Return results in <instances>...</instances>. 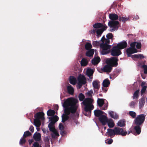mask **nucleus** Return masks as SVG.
Instances as JSON below:
<instances>
[{"instance_id": "obj_1", "label": "nucleus", "mask_w": 147, "mask_h": 147, "mask_svg": "<svg viewBox=\"0 0 147 147\" xmlns=\"http://www.w3.org/2000/svg\"><path fill=\"white\" fill-rule=\"evenodd\" d=\"M78 101L73 98H69L64 102L63 107L65 108V114L62 116V122L64 123L69 119V115L70 113L74 114L77 109L76 104Z\"/></svg>"}, {"instance_id": "obj_2", "label": "nucleus", "mask_w": 147, "mask_h": 147, "mask_svg": "<svg viewBox=\"0 0 147 147\" xmlns=\"http://www.w3.org/2000/svg\"><path fill=\"white\" fill-rule=\"evenodd\" d=\"M93 99L91 98H86L83 101L82 103L84 105L85 112L84 114L86 116H90L91 114V110L94 108L93 105L92 104Z\"/></svg>"}, {"instance_id": "obj_3", "label": "nucleus", "mask_w": 147, "mask_h": 147, "mask_svg": "<svg viewBox=\"0 0 147 147\" xmlns=\"http://www.w3.org/2000/svg\"><path fill=\"white\" fill-rule=\"evenodd\" d=\"M108 136L110 137H113L115 135H120L122 136H125L127 132L122 128L115 127L113 129L109 128L107 132Z\"/></svg>"}, {"instance_id": "obj_4", "label": "nucleus", "mask_w": 147, "mask_h": 147, "mask_svg": "<svg viewBox=\"0 0 147 147\" xmlns=\"http://www.w3.org/2000/svg\"><path fill=\"white\" fill-rule=\"evenodd\" d=\"M102 43L100 44V49H102L101 53L102 55H105L109 53L110 52L111 45H109L110 40H106V41L101 40Z\"/></svg>"}, {"instance_id": "obj_5", "label": "nucleus", "mask_w": 147, "mask_h": 147, "mask_svg": "<svg viewBox=\"0 0 147 147\" xmlns=\"http://www.w3.org/2000/svg\"><path fill=\"white\" fill-rule=\"evenodd\" d=\"M145 116L144 114L138 115L134 120L135 125H142L145 120Z\"/></svg>"}, {"instance_id": "obj_6", "label": "nucleus", "mask_w": 147, "mask_h": 147, "mask_svg": "<svg viewBox=\"0 0 147 147\" xmlns=\"http://www.w3.org/2000/svg\"><path fill=\"white\" fill-rule=\"evenodd\" d=\"M118 59L117 58L113 57L107 59L106 60V63L107 64H109L111 67H116L118 65Z\"/></svg>"}, {"instance_id": "obj_7", "label": "nucleus", "mask_w": 147, "mask_h": 147, "mask_svg": "<svg viewBox=\"0 0 147 147\" xmlns=\"http://www.w3.org/2000/svg\"><path fill=\"white\" fill-rule=\"evenodd\" d=\"M111 55L113 56H118L121 54L119 49L117 46L113 47L110 52Z\"/></svg>"}, {"instance_id": "obj_8", "label": "nucleus", "mask_w": 147, "mask_h": 147, "mask_svg": "<svg viewBox=\"0 0 147 147\" xmlns=\"http://www.w3.org/2000/svg\"><path fill=\"white\" fill-rule=\"evenodd\" d=\"M44 115L45 114L43 112H39L34 115V117L37 119L44 120L45 119Z\"/></svg>"}, {"instance_id": "obj_9", "label": "nucleus", "mask_w": 147, "mask_h": 147, "mask_svg": "<svg viewBox=\"0 0 147 147\" xmlns=\"http://www.w3.org/2000/svg\"><path fill=\"white\" fill-rule=\"evenodd\" d=\"M119 22L117 21H110L108 23V26L111 27H114L116 28H118Z\"/></svg>"}, {"instance_id": "obj_10", "label": "nucleus", "mask_w": 147, "mask_h": 147, "mask_svg": "<svg viewBox=\"0 0 147 147\" xmlns=\"http://www.w3.org/2000/svg\"><path fill=\"white\" fill-rule=\"evenodd\" d=\"M99 121L103 125H105L107 122L108 119L107 117L104 115H101L98 119Z\"/></svg>"}, {"instance_id": "obj_11", "label": "nucleus", "mask_w": 147, "mask_h": 147, "mask_svg": "<svg viewBox=\"0 0 147 147\" xmlns=\"http://www.w3.org/2000/svg\"><path fill=\"white\" fill-rule=\"evenodd\" d=\"M127 42L124 41L120 42L117 44L116 46L120 50V49L125 48L127 47Z\"/></svg>"}, {"instance_id": "obj_12", "label": "nucleus", "mask_w": 147, "mask_h": 147, "mask_svg": "<svg viewBox=\"0 0 147 147\" xmlns=\"http://www.w3.org/2000/svg\"><path fill=\"white\" fill-rule=\"evenodd\" d=\"M138 51L136 49H133L132 48L129 47L126 50V52L127 56L129 57L131 56V54L137 52Z\"/></svg>"}, {"instance_id": "obj_13", "label": "nucleus", "mask_w": 147, "mask_h": 147, "mask_svg": "<svg viewBox=\"0 0 147 147\" xmlns=\"http://www.w3.org/2000/svg\"><path fill=\"white\" fill-rule=\"evenodd\" d=\"M112 69V67L109 64H107L105 65L103 68H101L102 71L106 72H110Z\"/></svg>"}, {"instance_id": "obj_14", "label": "nucleus", "mask_w": 147, "mask_h": 147, "mask_svg": "<svg viewBox=\"0 0 147 147\" xmlns=\"http://www.w3.org/2000/svg\"><path fill=\"white\" fill-rule=\"evenodd\" d=\"M78 82L85 84L86 83V79L84 76L80 75L78 78Z\"/></svg>"}, {"instance_id": "obj_15", "label": "nucleus", "mask_w": 147, "mask_h": 147, "mask_svg": "<svg viewBox=\"0 0 147 147\" xmlns=\"http://www.w3.org/2000/svg\"><path fill=\"white\" fill-rule=\"evenodd\" d=\"M33 138L35 141H39L41 140V134L39 133L36 132L34 134Z\"/></svg>"}, {"instance_id": "obj_16", "label": "nucleus", "mask_w": 147, "mask_h": 147, "mask_svg": "<svg viewBox=\"0 0 147 147\" xmlns=\"http://www.w3.org/2000/svg\"><path fill=\"white\" fill-rule=\"evenodd\" d=\"M92 85L94 89L98 90L100 87V82L97 80L94 81L92 82Z\"/></svg>"}, {"instance_id": "obj_17", "label": "nucleus", "mask_w": 147, "mask_h": 147, "mask_svg": "<svg viewBox=\"0 0 147 147\" xmlns=\"http://www.w3.org/2000/svg\"><path fill=\"white\" fill-rule=\"evenodd\" d=\"M107 38H106L105 36H103L101 40L105 41H106V40H110L109 39H112L113 37V35L112 33H109L108 34L106 35Z\"/></svg>"}, {"instance_id": "obj_18", "label": "nucleus", "mask_w": 147, "mask_h": 147, "mask_svg": "<svg viewBox=\"0 0 147 147\" xmlns=\"http://www.w3.org/2000/svg\"><path fill=\"white\" fill-rule=\"evenodd\" d=\"M67 90L68 93L71 95H73L74 92V89L72 86L69 84L67 86Z\"/></svg>"}, {"instance_id": "obj_19", "label": "nucleus", "mask_w": 147, "mask_h": 147, "mask_svg": "<svg viewBox=\"0 0 147 147\" xmlns=\"http://www.w3.org/2000/svg\"><path fill=\"white\" fill-rule=\"evenodd\" d=\"M109 17L112 21L116 20L118 18V16L115 13H110L109 14Z\"/></svg>"}, {"instance_id": "obj_20", "label": "nucleus", "mask_w": 147, "mask_h": 147, "mask_svg": "<svg viewBox=\"0 0 147 147\" xmlns=\"http://www.w3.org/2000/svg\"><path fill=\"white\" fill-rule=\"evenodd\" d=\"M94 113L95 116L97 117H100L102 115L104 112L100 110H96L94 111Z\"/></svg>"}, {"instance_id": "obj_21", "label": "nucleus", "mask_w": 147, "mask_h": 147, "mask_svg": "<svg viewBox=\"0 0 147 147\" xmlns=\"http://www.w3.org/2000/svg\"><path fill=\"white\" fill-rule=\"evenodd\" d=\"M107 27L106 26L104 27V28H102L100 29H98L96 31L97 36L98 37H100L103 32L106 30L107 29Z\"/></svg>"}, {"instance_id": "obj_22", "label": "nucleus", "mask_w": 147, "mask_h": 147, "mask_svg": "<svg viewBox=\"0 0 147 147\" xmlns=\"http://www.w3.org/2000/svg\"><path fill=\"white\" fill-rule=\"evenodd\" d=\"M146 84V83L144 82H143L141 83V86L142 88L141 91V95H142L145 93L146 89L147 86L145 85Z\"/></svg>"}, {"instance_id": "obj_23", "label": "nucleus", "mask_w": 147, "mask_h": 147, "mask_svg": "<svg viewBox=\"0 0 147 147\" xmlns=\"http://www.w3.org/2000/svg\"><path fill=\"white\" fill-rule=\"evenodd\" d=\"M69 83L73 85H75L77 82L76 78L74 77L71 76L69 78Z\"/></svg>"}, {"instance_id": "obj_24", "label": "nucleus", "mask_w": 147, "mask_h": 147, "mask_svg": "<svg viewBox=\"0 0 147 147\" xmlns=\"http://www.w3.org/2000/svg\"><path fill=\"white\" fill-rule=\"evenodd\" d=\"M94 71L91 68L88 69L86 71V75L89 77V78L91 79H92V77H91L92 76Z\"/></svg>"}, {"instance_id": "obj_25", "label": "nucleus", "mask_w": 147, "mask_h": 147, "mask_svg": "<svg viewBox=\"0 0 147 147\" xmlns=\"http://www.w3.org/2000/svg\"><path fill=\"white\" fill-rule=\"evenodd\" d=\"M100 61V59L99 57H96L93 59L91 61L92 63L94 65L97 64Z\"/></svg>"}, {"instance_id": "obj_26", "label": "nucleus", "mask_w": 147, "mask_h": 147, "mask_svg": "<svg viewBox=\"0 0 147 147\" xmlns=\"http://www.w3.org/2000/svg\"><path fill=\"white\" fill-rule=\"evenodd\" d=\"M109 114L112 118L116 119H118L119 116L118 115L113 111H109Z\"/></svg>"}, {"instance_id": "obj_27", "label": "nucleus", "mask_w": 147, "mask_h": 147, "mask_svg": "<svg viewBox=\"0 0 147 147\" xmlns=\"http://www.w3.org/2000/svg\"><path fill=\"white\" fill-rule=\"evenodd\" d=\"M48 118L49 119L51 122H52V123L54 124L58 121L59 119L57 115H55L51 117H48Z\"/></svg>"}, {"instance_id": "obj_28", "label": "nucleus", "mask_w": 147, "mask_h": 147, "mask_svg": "<svg viewBox=\"0 0 147 147\" xmlns=\"http://www.w3.org/2000/svg\"><path fill=\"white\" fill-rule=\"evenodd\" d=\"M136 125L134 127V129L136 131V134L139 135L140 134L141 131V128L140 127L141 125Z\"/></svg>"}, {"instance_id": "obj_29", "label": "nucleus", "mask_w": 147, "mask_h": 147, "mask_svg": "<svg viewBox=\"0 0 147 147\" xmlns=\"http://www.w3.org/2000/svg\"><path fill=\"white\" fill-rule=\"evenodd\" d=\"M107 26L103 24H102L100 23H95L93 25V27L95 28H104V27Z\"/></svg>"}, {"instance_id": "obj_30", "label": "nucleus", "mask_w": 147, "mask_h": 147, "mask_svg": "<svg viewBox=\"0 0 147 147\" xmlns=\"http://www.w3.org/2000/svg\"><path fill=\"white\" fill-rule=\"evenodd\" d=\"M107 123L109 127L110 128H112L115 125V124L112 119H108Z\"/></svg>"}, {"instance_id": "obj_31", "label": "nucleus", "mask_w": 147, "mask_h": 147, "mask_svg": "<svg viewBox=\"0 0 147 147\" xmlns=\"http://www.w3.org/2000/svg\"><path fill=\"white\" fill-rule=\"evenodd\" d=\"M110 84V82L108 78L105 79L103 82L102 84L104 87H107Z\"/></svg>"}, {"instance_id": "obj_32", "label": "nucleus", "mask_w": 147, "mask_h": 147, "mask_svg": "<svg viewBox=\"0 0 147 147\" xmlns=\"http://www.w3.org/2000/svg\"><path fill=\"white\" fill-rule=\"evenodd\" d=\"M104 99L98 98L97 104L99 107H102L104 104Z\"/></svg>"}, {"instance_id": "obj_33", "label": "nucleus", "mask_w": 147, "mask_h": 147, "mask_svg": "<svg viewBox=\"0 0 147 147\" xmlns=\"http://www.w3.org/2000/svg\"><path fill=\"white\" fill-rule=\"evenodd\" d=\"M88 50V51L86 53V55L89 57L93 56L94 53V50L93 49H90Z\"/></svg>"}, {"instance_id": "obj_34", "label": "nucleus", "mask_w": 147, "mask_h": 147, "mask_svg": "<svg viewBox=\"0 0 147 147\" xmlns=\"http://www.w3.org/2000/svg\"><path fill=\"white\" fill-rule=\"evenodd\" d=\"M145 102V100L143 98H142L140 99V100L139 105L140 109H141L143 107Z\"/></svg>"}, {"instance_id": "obj_35", "label": "nucleus", "mask_w": 147, "mask_h": 147, "mask_svg": "<svg viewBox=\"0 0 147 147\" xmlns=\"http://www.w3.org/2000/svg\"><path fill=\"white\" fill-rule=\"evenodd\" d=\"M34 124L37 127H40L41 125L40 120L35 119L34 120Z\"/></svg>"}, {"instance_id": "obj_36", "label": "nucleus", "mask_w": 147, "mask_h": 147, "mask_svg": "<svg viewBox=\"0 0 147 147\" xmlns=\"http://www.w3.org/2000/svg\"><path fill=\"white\" fill-rule=\"evenodd\" d=\"M69 121L71 122V124L74 125V123L77 124L78 121L74 117H71L69 119Z\"/></svg>"}, {"instance_id": "obj_37", "label": "nucleus", "mask_w": 147, "mask_h": 147, "mask_svg": "<svg viewBox=\"0 0 147 147\" xmlns=\"http://www.w3.org/2000/svg\"><path fill=\"white\" fill-rule=\"evenodd\" d=\"M145 57L143 55L141 54H138L134 55L132 56V58H134L140 59H141Z\"/></svg>"}, {"instance_id": "obj_38", "label": "nucleus", "mask_w": 147, "mask_h": 147, "mask_svg": "<svg viewBox=\"0 0 147 147\" xmlns=\"http://www.w3.org/2000/svg\"><path fill=\"white\" fill-rule=\"evenodd\" d=\"M55 111L53 110L49 109L47 112L48 116H53L55 114Z\"/></svg>"}, {"instance_id": "obj_39", "label": "nucleus", "mask_w": 147, "mask_h": 147, "mask_svg": "<svg viewBox=\"0 0 147 147\" xmlns=\"http://www.w3.org/2000/svg\"><path fill=\"white\" fill-rule=\"evenodd\" d=\"M88 63V61L86 59L83 58L81 61V64L82 66H85Z\"/></svg>"}, {"instance_id": "obj_40", "label": "nucleus", "mask_w": 147, "mask_h": 147, "mask_svg": "<svg viewBox=\"0 0 147 147\" xmlns=\"http://www.w3.org/2000/svg\"><path fill=\"white\" fill-rule=\"evenodd\" d=\"M139 90H138L135 91L133 94L132 97L133 99L136 98H138L139 96Z\"/></svg>"}, {"instance_id": "obj_41", "label": "nucleus", "mask_w": 147, "mask_h": 147, "mask_svg": "<svg viewBox=\"0 0 147 147\" xmlns=\"http://www.w3.org/2000/svg\"><path fill=\"white\" fill-rule=\"evenodd\" d=\"M117 125L120 127H124L125 125V121L121 120L118 121L117 123Z\"/></svg>"}, {"instance_id": "obj_42", "label": "nucleus", "mask_w": 147, "mask_h": 147, "mask_svg": "<svg viewBox=\"0 0 147 147\" xmlns=\"http://www.w3.org/2000/svg\"><path fill=\"white\" fill-rule=\"evenodd\" d=\"M92 47L91 43L89 42H87L85 45V48L86 50H89L92 49Z\"/></svg>"}, {"instance_id": "obj_43", "label": "nucleus", "mask_w": 147, "mask_h": 147, "mask_svg": "<svg viewBox=\"0 0 147 147\" xmlns=\"http://www.w3.org/2000/svg\"><path fill=\"white\" fill-rule=\"evenodd\" d=\"M26 140L23 137H22L20 139L19 142V144L21 146H23L25 144L26 142Z\"/></svg>"}, {"instance_id": "obj_44", "label": "nucleus", "mask_w": 147, "mask_h": 147, "mask_svg": "<svg viewBox=\"0 0 147 147\" xmlns=\"http://www.w3.org/2000/svg\"><path fill=\"white\" fill-rule=\"evenodd\" d=\"M128 114L129 115L131 116L133 118H136V113L133 111H129V112Z\"/></svg>"}, {"instance_id": "obj_45", "label": "nucleus", "mask_w": 147, "mask_h": 147, "mask_svg": "<svg viewBox=\"0 0 147 147\" xmlns=\"http://www.w3.org/2000/svg\"><path fill=\"white\" fill-rule=\"evenodd\" d=\"M32 134L29 131H27L24 132L23 137L26 138L27 137L31 136Z\"/></svg>"}, {"instance_id": "obj_46", "label": "nucleus", "mask_w": 147, "mask_h": 147, "mask_svg": "<svg viewBox=\"0 0 147 147\" xmlns=\"http://www.w3.org/2000/svg\"><path fill=\"white\" fill-rule=\"evenodd\" d=\"M78 98L80 101H83L85 98V96L82 93H80L79 95Z\"/></svg>"}, {"instance_id": "obj_47", "label": "nucleus", "mask_w": 147, "mask_h": 147, "mask_svg": "<svg viewBox=\"0 0 147 147\" xmlns=\"http://www.w3.org/2000/svg\"><path fill=\"white\" fill-rule=\"evenodd\" d=\"M144 69V72L145 74H147V65L144 64L141 66Z\"/></svg>"}, {"instance_id": "obj_48", "label": "nucleus", "mask_w": 147, "mask_h": 147, "mask_svg": "<svg viewBox=\"0 0 147 147\" xmlns=\"http://www.w3.org/2000/svg\"><path fill=\"white\" fill-rule=\"evenodd\" d=\"M105 142L106 144H110L113 142V140L111 139H108L105 140Z\"/></svg>"}, {"instance_id": "obj_49", "label": "nucleus", "mask_w": 147, "mask_h": 147, "mask_svg": "<svg viewBox=\"0 0 147 147\" xmlns=\"http://www.w3.org/2000/svg\"><path fill=\"white\" fill-rule=\"evenodd\" d=\"M108 106V104H105L103 105L102 107H100V109L102 110H106L107 109Z\"/></svg>"}, {"instance_id": "obj_50", "label": "nucleus", "mask_w": 147, "mask_h": 147, "mask_svg": "<svg viewBox=\"0 0 147 147\" xmlns=\"http://www.w3.org/2000/svg\"><path fill=\"white\" fill-rule=\"evenodd\" d=\"M136 104V102L134 101H132L129 104L130 107L132 108H134V106Z\"/></svg>"}, {"instance_id": "obj_51", "label": "nucleus", "mask_w": 147, "mask_h": 147, "mask_svg": "<svg viewBox=\"0 0 147 147\" xmlns=\"http://www.w3.org/2000/svg\"><path fill=\"white\" fill-rule=\"evenodd\" d=\"M59 129L61 131L63 130L64 127L62 123H61L59 124Z\"/></svg>"}, {"instance_id": "obj_52", "label": "nucleus", "mask_w": 147, "mask_h": 147, "mask_svg": "<svg viewBox=\"0 0 147 147\" xmlns=\"http://www.w3.org/2000/svg\"><path fill=\"white\" fill-rule=\"evenodd\" d=\"M92 45L94 46H97L99 45V43L97 41H93L92 42Z\"/></svg>"}, {"instance_id": "obj_53", "label": "nucleus", "mask_w": 147, "mask_h": 147, "mask_svg": "<svg viewBox=\"0 0 147 147\" xmlns=\"http://www.w3.org/2000/svg\"><path fill=\"white\" fill-rule=\"evenodd\" d=\"M34 147H42L41 146H40L39 144L37 142H35L33 145Z\"/></svg>"}, {"instance_id": "obj_54", "label": "nucleus", "mask_w": 147, "mask_h": 147, "mask_svg": "<svg viewBox=\"0 0 147 147\" xmlns=\"http://www.w3.org/2000/svg\"><path fill=\"white\" fill-rule=\"evenodd\" d=\"M136 42H134L131 43L130 45V46H131L130 48H132L133 49H136L135 48V46L136 45Z\"/></svg>"}, {"instance_id": "obj_55", "label": "nucleus", "mask_w": 147, "mask_h": 147, "mask_svg": "<svg viewBox=\"0 0 147 147\" xmlns=\"http://www.w3.org/2000/svg\"><path fill=\"white\" fill-rule=\"evenodd\" d=\"M136 47L138 49H140L141 48L142 45L140 42H138L136 43Z\"/></svg>"}, {"instance_id": "obj_56", "label": "nucleus", "mask_w": 147, "mask_h": 147, "mask_svg": "<svg viewBox=\"0 0 147 147\" xmlns=\"http://www.w3.org/2000/svg\"><path fill=\"white\" fill-rule=\"evenodd\" d=\"M44 141L46 144H48L49 143V139L48 137L45 138Z\"/></svg>"}, {"instance_id": "obj_57", "label": "nucleus", "mask_w": 147, "mask_h": 147, "mask_svg": "<svg viewBox=\"0 0 147 147\" xmlns=\"http://www.w3.org/2000/svg\"><path fill=\"white\" fill-rule=\"evenodd\" d=\"M54 123H52V122H51L48 125V127L49 128L52 127H54L53 125Z\"/></svg>"}, {"instance_id": "obj_58", "label": "nucleus", "mask_w": 147, "mask_h": 147, "mask_svg": "<svg viewBox=\"0 0 147 147\" xmlns=\"http://www.w3.org/2000/svg\"><path fill=\"white\" fill-rule=\"evenodd\" d=\"M129 20V18H128L126 17H123V20H122V22H124L125 21L128 20Z\"/></svg>"}, {"instance_id": "obj_59", "label": "nucleus", "mask_w": 147, "mask_h": 147, "mask_svg": "<svg viewBox=\"0 0 147 147\" xmlns=\"http://www.w3.org/2000/svg\"><path fill=\"white\" fill-rule=\"evenodd\" d=\"M29 129L32 132H33L34 131V127L33 126L31 125L29 128Z\"/></svg>"}, {"instance_id": "obj_60", "label": "nucleus", "mask_w": 147, "mask_h": 147, "mask_svg": "<svg viewBox=\"0 0 147 147\" xmlns=\"http://www.w3.org/2000/svg\"><path fill=\"white\" fill-rule=\"evenodd\" d=\"M49 129L51 131H52L53 132L55 130V129L54 127H49Z\"/></svg>"}, {"instance_id": "obj_61", "label": "nucleus", "mask_w": 147, "mask_h": 147, "mask_svg": "<svg viewBox=\"0 0 147 147\" xmlns=\"http://www.w3.org/2000/svg\"><path fill=\"white\" fill-rule=\"evenodd\" d=\"M53 134H54L56 136H59V134L58 133L57 131L56 130L53 132Z\"/></svg>"}, {"instance_id": "obj_62", "label": "nucleus", "mask_w": 147, "mask_h": 147, "mask_svg": "<svg viewBox=\"0 0 147 147\" xmlns=\"http://www.w3.org/2000/svg\"><path fill=\"white\" fill-rule=\"evenodd\" d=\"M78 85V87L79 88H81V87L82 86V85H83L82 83L78 82L77 84Z\"/></svg>"}, {"instance_id": "obj_63", "label": "nucleus", "mask_w": 147, "mask_h": 147, "mask_svg": "<svg viewBox=\"0 0 147 147\" xmlns=\"http://www.w3.org/2000/svg\"><path fill=\"white\" fill-rule=\"evenodd\" d=\"M93 91H89L88 93L87 94L89 96H92V94L93 93Z\"/></svg>"}, {"instance_id": "obj_64", "label": "nucleus", "mask_w": 147, "mask_h": 147, "mask_svg": "<svg viewBox=\"0 0 147 147\" xmlns=\"http://www.w3.org/2000/svg\"><path fill=\"white\" fill-rule=\"evenodd\" d=\"M105 87H102V90L103 91L105 92H106L107 91L108 89L105 88Z\"/></svg>"}]
</instances>
